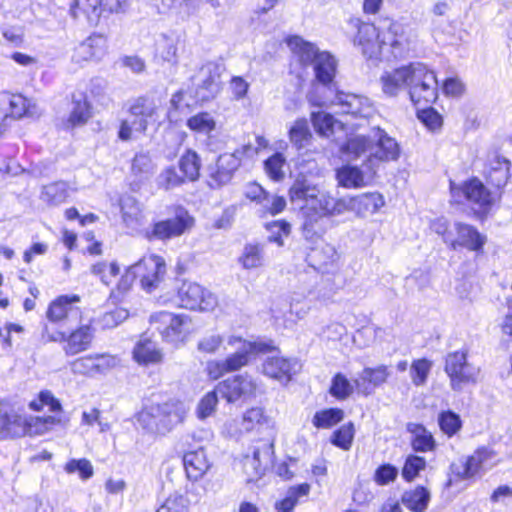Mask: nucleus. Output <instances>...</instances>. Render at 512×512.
Segmentation results:
<instances>
[{
    "instance_id": "8",
    "label": "nucleus",
    "mask_w": 512,
    "mask_h": 512,
    "mask_svg": "<svg viewBox=\"0 0 512 512\" xmlns=\"http://www.w3.org/2000/svg\"><path fill=\"white\" fill-rule=\"evenodd\" d=\"M79 302L80 297L76 294L58 296L49 304L46 317L51 323L61 326L77 324L82 318Z\"/></svg>"
},
{
    "instance_id": "39",
    "label": "nucleus",
    "mask_w": 512,
    "mask_h": 512,
    "mask_svg": "<svg viewBox=\"0 0 512 512\" xmlns=\"http://www.w3.org/2000/svg\"><path fill=\"white\" fill-rule=\"evenodd\" d=\"M407 431L412 435L411 444L415 451L427 452L434 449V438L423 425L408 423Z\"/></svg>"
},
{
    "instance_id": "7",
    "label": "nucleus",
    "mask_w": 512,
    "mask_h": 512,
    "mask_svg": "<svg viewBox=\"0 0 512 512\" xmlns=\"http://www.w3.org/2000/svg\"><path fill=\"white\" fill-rule=\"evenodd\" d=\"M498 460L493 450L477 449L465 462L451 465L452 473L461 480L480 477L497 464Z\"/></svg>"
},
{
    "instance_id": "19",
    "label": "nucleus",
    "mask_w": 512,
    "mask_h": 512,
    "mask_svg": "<svg viewBox=\"0 0 512 512\" xmlns=\"http://www.w3.org/2000/svg\"><path fill=\"white\" fill-rule=\"evenodd\" d=\"M338 105L342 106L344 113L366 118L368 120L366 124H357L358 127L371 125L372 128H380V124L375 122V119L379 116L376 114L367 98L342 92Z\"/></svg>"
},
{
    "instance_id": "58",
    "label": "nucleus",
    "mask_w": 512,
    "mask_h": 512,
    "mask_svg": "<svg viewBox=\"0 0 512 512\" xmlns=\"http://www.w3.org/2000/svg\"><path fill=\"white\" fill-rule=\"evenodd\" d=\"M266 228L270 233L268 240L278 246H283V237H288L291 232L290 224L284 220L267 223Z\"/></svg>"
},
{
    "instance_id": "51",
    "label": "nucleus",
    "mask_w": 512,
    "mask_h": 512,
    "mask_svg": "<svg viewBox=\"0 0 512 512\" xmlns=\"http://www.w3.org/2000/svg\"><path fill=\"white\" fill-rule=\"evenodd\" d=\"M91 117L90 104L86 99L74 100L73 107L69 115V123L72 126H84L88 124Z\"/></svg>"
},
{
    "instance_id": "50",
    "label": "nucleus",
    "mask_w": 512,
    "mask_h": 512,
    "mask_svg": "<svg viewBox=\"0 0 512 512\" xmlns=\"http://www.w3.org/2000/svg\"><path fill=\"white\" fill-rule=\"evenodd\" d=\"M155 170L151 158L146 154H137L132 162V175L139 181L148 179Z\"/></svg>"
},
{
    "instance_id": "3",
    "label": "nucleus",
    "mask_w": 512,
    "mask_h": 512,
    "mask_svg": "<svg viewBox=\"0 0 512 512\" xmlns=\"http://www.w3.org/2000/svg\"><path fill=\"white\" fill-rule=\"evenodd\" d=\"M150 323L166 342L173 344L183 343L192 332L191 319L185 314L156 312L150 316Z\"/></svg>"
},
{
    "instance_id": "1",
    "label": "nucleus",
    "mask_w": 512,
    "mask_h": 512,
    "mask_svg": "<svg viewBox=\"0 0 512 512\" xmlns=\"http://www.w3.org/2000/svg\"><path fill=\"white\" fill-rule=\"evenodd\" d=\"M187 407L181 401L171 400L162 404H151L137 415V422L147 431L165 434L183 422Z\"/></svg>"
},
{
    "instance_id": "45",
    "label": "nucleus",
    "mask_w": 512,
    "mask_h": 512,
    "mask_svg": "<svg viewBox=\"0 0 512 512\" xmlns=\"http://www.w3.org/2000/svg\"><path fill=\"white\" fill-rule=\"evenodd\" d=\"M90 271L94 276L98 277L104 285L108 286L119 274L120 267L115 261H99L91 265Z\"/></svg>"
},
{
    "instance_id": "16",
    "label": "nucleus",
    "mask_w": 512,
    "mask_h": 512,
    "mask_svg": "<svg viewBox=\"0 0 512 512\" xmlns=\"http://www.w3.org/2000/svg\"><path fill=\"white\" fill-rule=\"evenodd\" d=\"M25 437V414L13 407L0 404V441Z\"/></svg>"
},
{
    "instance_id": "12",
    "label": "nucleus",
    "mask_w": 512,
    "mask_h": 512,
    "mask_svg": "<svg viewBox=\"0 0 512 512\" xmlns=\"http://www.w3.org/2000/svg\"><path fill=\"white\" fill-rule=\"evenodd\" d=\"M50 341L65 342L63 351L68 356H73L90 348L94 339V329L90 325H81L70 334L57 332L49 336Z\"/></svg>"
},
{
    "instance_id": "11",
    "label": "nucleus",
    "mask_w": 512,
    "mask_h": 512,
    "mask_svg": "<svg viewBox=\"0 0 512 512\" xmlns=\"http://www.w3.org/2000/svg\"><path fill=\"white\" fill-rule=\"evenodd\" d=\"M135 276L140 277L141 287L152 292L158 288L166 273V264L162 257L157 255L144 256L138 263L133 265Z\"/></svg>"
},
{
    "instance_id": "28",
    "label": "nucleus",
    "mask_w": 512,
    "mask_h": 512,
    "mask_svg": "<svg viewBox=\"0 0 512 512\" xmlns=\"http://www.w3.org/2000/svg\"><path fill=\"white\" fill-rule=\"evenodd\" d=\"M221 66L219 64L208 62L203 65L199 72L200 89L197 97L201 101L213 98L220 91Z\"/></svg>"
},
{
    "instance_id": "27",
    "label": "nucleus",
    "mask_w": 512,
    "mask_h": 512,
    "mask_svg": "<svg viewBox=\"0 0 512 512\" xmlns=\"http://www.w3.org/2000/svg\"><path fill=\"white\" fill-rule=\"evenodd\" d=\"M458 190L471 204L477 206L479 212H486L497 200V195L488 191L483 183L477 179L466 182Z\"/></svg>"
},
{
    "instance_id": "15",
    "label": "nucleus",
    "mask_w": 512,
    "mask_h": 512,
    "mask_svg": "<svg viewBox=\"0 0 512 512\" xmlns=\"http://www.w3.org/2000/svg\"><path fill=\"white\" fill-rule=\"evenodd\" d=\"M120 9V0H74L70 11L74 18L83 15L88 23L96 24L103 12H118Z\"/></svg>"
},
{
    "instance_id": "57",
    "label": "nucleus",
    "mask_w": 512,
    "mask_h": 512,
    "mask_svg": "<svg viewBox=\"0 0 512 512\" xmlns=\"http://www.w3.org/2000/svg\"><path fill=\"white\" fill-rule=\"evenodd\" d=\"M426 467V461L423 457L409 455L402 469V477L408 481H413L421 471Z\"/></svg>"
},
{
    "instance_id": "22",
    "label": "nucleus",
    "mask_w": 512,
    "mask_h": 512,
    "mask_svg": "<svg viewBox=\"0 0 512 512\" xmlns=\"http://www.w3.org/2000/svg\"><path fill=\"white\" fill-rule=\"evenodd\" d=\"M107 52L106 38L99 34L89 36L73 51L72 61L82 65L90 61H100Z\"/></svg>"
},
{
    "instance_id": "34",
    "label": "nucleus",
    "mask_w": 512,
    "mask_h": 512,
    "mask_svg": "<svg viewBox=\"0 0 512 512\" xmlns=\"http://www.w3.org/2000/svg\"><path fill=\"white\" fill-rule=\"evenodd\" d=\"M390 374L391 372L386 365H379L374 368L366 367L359 375V378L355 380V384L358 387L363 386V392L365 394H370L371 390L368 386H366V384L369 386L371 385L373 387H378L388 380Z\"/></svg>"
},
{
    "instance_id": "60",
    "label": "nucleus",
    "mask_w": 512,
    "mask_h": 512,
    "mask_svg": "<svg viewBox=\"0 0 512 512\" xmlns=\"http://www.w3.org/2000/svg\"><path fill=\"white\" fill-rule=\"evenodd\" d=\"M240 261L244 268L254 269L262 265V249L258 245H247L244 248Z\"/></svg>"
},
{
    "instance_id": "62",
    "label": "nucleus",
    "mask_w": 512,
    "mask_h": 512,
    "mask_svg": "<svg viewBox=\"0 0 512 512\" xmlns=\"http://www.w3.org/2000/svg\"><path fill=\"white\" fill-rule=\"evenodd\" d=\"M122 216L127 224L137 221L141 215V208L138 201L130 196L124 197L120 201Z\"/></svg>"
},
{
    "instance_id": "13",
    "label": "nucleus",
    "mask_w": 512,
    "mask_h": 512,
    "mask_svg": "<svg viewBox=\"0 0 512 512\" xmlns=\"http://www.w3.org/2000/svg\"><path fill=\"white\" fill-rule=\"evenodd\" d=\"M217 391L229 403L255 395L257 384L248 375H237L218 383Z\"/></svg>"
},
{
    "instance_id": "47",
    "label": "nucleus",
    "mask_w": 512,
    "mask_h": 512,
    "mask_svg": "<svg viewBox=\"0 0 512 512\" xmlns=\"http://www.w3.org/2000/svg\"><path fill=\"white\" fill-rule=\"evenodd\" d=\"M343 418V410L331 408L316 412L312 423L317 428L327 429L341 422Z\"/></svg>"
},
{
    "instance_id": "2",
    "label": "nucleus",
    "mask_w": 512,
    "mask_h": 512,
    "mask_svg": "<svg viewBox=\"0 0 512 512\" xmlns=\"http://www.w3.org/2000/svg\"><path fill=\"white\" fill-rule=\"evenodd\" d=\"M408 94L416 107L434 103L438 98V80L435 73L422 63H412Z\"/></svg>"
},
{
    "instance_id": "64",
    "label": "nucleus",
    "mask_w": 512,
    "mask_h": 512,
    "mask_svg": "<svg viewBox=\"0 0 512 512\" xmlns=\"http://www.w3.org/2000/svg\"><path fill=\"white\" fill-rule=\"evenodd\" d=\"M417 117L427 128H439L443 125L442 116L430 105L417 107Z\"/></svg>"
},
{
    "instance_id": "24",
    "label": "nucleus",
    "mask_w": 512,
    "mask_h": 512,
    "mask_svg": "<svg viewBox=\"0 0 512 512\" xmlns=\"http://www.w3.org/2000/svg\"><path fill=\"white\" fill-rule=\"evenodd\" d=\"M69 423V417L64 413H54V415L39 417L25 414V437L42 436L51 432L54 427H66Z\"/></svg>"
},
{
    "instance_id": "5",
    "label": "nucleus",
    "mask_w": 512,
    "mask_h": 512,
    "mask_svg": "<svg viewBox=\"0 0 512 512\" xmlns=\"http://www.w3.org/2000/svg\"><path fill=\"white\" fill-rule=\"evenodd\" d=\"M195 225L194 217L182 206L174 208L172 217L158 221L152 225L150 231H147L149 239L169 240L180 237L191 231Z\"/></svg>"
},
{
    "instance_id": "52",
    "label": "nucleus",
    "mask_w": 512,
    "mask_h": 512,
    "mask_svg": "<svg viewBox=\"0 0 512 512\" xmlns=\"http://www.w3.org/2000/svg\"><path fill=\"white\" fill-rule=\"evenodd\" d=\"M133 270L134 269L132 265L125 271V273L121 276L120 280L118 281L116 287L111 291L110 298L114 302H121L131 291L136 277Z\"/></svg>"
},
{
    "instance_id": "61",
    "label": "nucleus",
    "mask_w": 512,
    "mask_h": 512,
    "mask_svg": "<svg viewBox=\"0 0 512 512\" xmlns=\"http://www.w3.org/2000/svg\"><path fill=\"white\" fill-rule=\"evenodd\" d=\"M313 128H344V123L326 111L311 112Z\"/></svg>"
},
{
    "instance_id": "21",
    "label": "nucleus",
    "mask_w": 512,
    "mask_h": 512,
    "mask_svg": "<svg viewBox=\"0 0 512 512\" xmlns=\"http://www.w3.org/2000/svg\"><path fill=\"white\" fill-rule=\"evenodd\" d=\"M358 33L354 40L355 44L361 47L362 53L369 57H377L384 52V41H382V30L370 23H359Z\"/></svg>"
},
{
    "instance_id": "55",
    "label": "nucleus",
    "mask_w": 512,
    "mask_h": 512,
    "mask_svg": "<svg viewBox=\"0 0 512 512\" xmlns=\"http://www.w3.org/2000/svg\"><path fill=\"white\" fill-rule=\"evenodd\" d=\"M438 423L440 429L448 437L455 435L462 427V421L456 413L445 411L439 414Z\"/></svg>"
},
{
    "instance_id": "42",
    "label": "nucleus",
    "mask_w": 512,
    "mask_h": 512,
    "mask_svg": "<svg viewBox=\"0 0 512 512\" xmlns=\"http://www.w3.org/2000/svg\"><path fill=\"white\" fill-rule=\"evenodd\" d=\"M130 113L134 118L130 121V124L133 126L146 128L147 126H153L155 123L153 109L147 106L143 100H137L131 106Z\"/></svg>"
},
{
    "instance_id": "63",
    "label": "nucleus",
    "mask_w": 512,
    "mask_h": 512,
    "mask_svg": "<svg viewBox=\"0 0 512 512\" xmlns=\"http://www.w3.org/2000/svg\"><path fill=\"white\" fill-rule=\"evenodd\" d=\"M188 500L181 494H172L159 506L156 512H188Z\"/></svg>"
},
{
    "instance_id": "32",
    "label": "nucleus",
    "mask_w": 512,
    "mask_h": 512,
    "mask_svg": "<svg viewBox=\"0 0 512 512\" xmlns=\"http://www.w3.org/2000/svg\"><path fill=\"white\" fill-rule=\"evenodd\" d=\"M353 205L355 215L365 218L377 213L385 205V199L378 192L362 193L353 196Z\"/></svg>"
},
{
    "instance_id": "31",
    "label": "nucleus",
    "mask_w": 512,
    "mask_h": 512,
    "mask_svg": "<svg viewBox=\"0 0 512 512\" xmlns=\"http://www.w3.org/2000/svg\"><path fill=\"white\" fill-rule=\"evenodd\" d=\"M162 351L156 342L147 336H142L133 349V359L140 365L156 364L162 361Z\"/></svg>"
},
{
    "instance_id": "4",
    "label": "nucleus",
    "mask_w": 512,
    "mask_h": 512,
    "mask_svg": "<svg viewBox=\"0 0 512 512\" xmlns=\"http://www.w3.org/2000/svg\"><path fill=\"white\" fill-rule=\"evenodd\" d=\"M382 41H384V51L395 58H403L416 50L418 36L412 29L391 21L382 29Z\"/></svg>"
},
{
    "instance_id": "23",
    "label": "nucleus",
    "mask_w": 512,
    "mask_h": 512,
    "mask_svg": "<svg viewBox=\"0 0 512 512\" xmlns=\"http://www.w3.org/2000/svg\"><path fill=\"white\" fill-rule=\"evenodd\" d=\"M270 446L263 444L260 446H252L241 459L242 468L247 476L248 481H254L260 478L269 462Z\"/></svg>"
},
{
    "instance_id": "44",
    "label": "nucleus",
    "mask_w": 512,
    "mask_h": 512,
    "mask_svg": "<svg viewBox=\"0 0 512 512\" xmlns=\"http://www.w3.org/2000/svg\"><path fill=\"white\" fill-rule=\"evenodd\" d=\"M200 158L196 152L188 150L179 161V168L184 178L189 181H196L200 175Z\"/></svg>"
},
{
    "instance_id": "14",
    "label": "nucleus",
    "mask_w": 512,
    "mask_h": 512,
    "mask_svg": "<svg viewBox=\"0 0 512 512\" xmlns=\"http://www.w3.org/2000/svg\"><path fill=\"white\" fill-rule=\"evenodd\" d=\"M365 169L358 166L343 165L336 172L338 184L346 189H360L370 185L376 175L374 166L366 160Z\"/></svg>"
},
{
    "instance_id": "9",
    "label": "nucleus",
    "mask_w": 512,
    "mask_h": 512,
    "mask_svg": "<svg viewBox=\"0 0 512 512\" xmlns=\"http://www.w3.org/2000/svg\"><path fill=\"white\" fill-rule=\"evenodd\" d=\"M445 372L450 378L451 388L459 391L463 385L476 381L478 370L467 362L464 351L451 352L445 359Z\"/></svg>"
},
{
    "instance_id": "36",
    "label": "nucleus",
    "mask_w": 512,
    "mask_h": 512,
    "mask_svg": "<svg viewBox=\"0 0 512 512\" xmlns=\"http://www.w3.org/2000/svg\"><path fill=\"white\" fill-rule=\"evenodd\" d=\"M288 46L298 61L304 66L314 64L321 54L314 44L306 42L299 36L289 38Z\"/></svg>"
},
{
    "instance_id": "33",
    "label": "nucleus",
    "mask_w": 512,
    "mask_h": 512,
    "mask_svg": "<svg viewBox=\"0 0 512 512\" xmlns=\"http://www.w3.org/2000/svg\"><path fill=\"white\" fill-rule=\"evenodd\" d=\"M183 462L187 477L193 481L201 479L210 468V462L203 449L187 452Z\"/></svg>"
},
{
    "instance_id": "6",
    "label": "nucleus",
    "mask_w": 512,
    "mask_h": 512,
    "mask_svg": "<svg viewBox=\"0 0 512 512\" xmlns=\"http://www.w3.org/2000/svg\"><path fill=\"white\" fill-rule=\"evenodd\" d=\"M330 195L318 191V195L310 200L308 206H301L304 215L303 233L305 238L316 236L320 238L325 232L322 225L323 219L329 216L330 206L328 201Z\"/></svg>"
},
{
    "instance_id": "29",
    "label": "nucleus",
    "mask_w": 512,
    "mask_h": 512,
    "mask_svg": "<svg viewBox=\"0 0 512 512\" xmlns=\"http://www.w3.org/2000/svg\"><path fill=\"white\" fill-rule=\"evenodd\" d=\"M412 63L384 72L380 77L382 91L385 95L394 97L403 89H408Z\"/></svg>"
},
{
    "instance_id": "59",
    "label": "nucleus",
    "mask_w": 512,
    "mask_h": 512,
    "mask_svg": "<svg viewBox=\"0 0 512 512\" xmlns=\"http://www.w3.org/2000/svg\"><path fill=\"white\" fill-rule=\"evenodd\" d=\"M218 394L216 387L215 390L208 392L202 397L196 410L199 419H206L215 412L218 404Z\"/></svg>"
},
{
    "instance_id": "38",
    "label": "nucleus",
    "mask_w": 512,
    "mask_h": 512,
    "mask_svg": "<svg viewBox=\"0 0 512 512\" xmlns=\"http://www.w3.org/2000/svg\"><path fill=\"white\" fill-rule=\"evenodd\" d=\"M315 79L321 82H336L337 60L328 52H321L313 64Z\"/></svg>"
},
{
    "instance_id": "46",
    "label": "nucleus",
    "mask_w": 512,
    "mask_h": 512,
    "mask_svg": "<svg viewBox=\"0 0 512 512\" xmlns=\"http://www.w3.org/2000/svg\"><path fill=\"white\" fill-rule=\"evenodd\" d=\"M28 406L31 410L36 412H39L43 410L45 406H48L49 410L53 413H63L60 401L49 390L41 391L37 398L30 401Z\"/></svg>"
},
{
    "instance_id": "37",
    "label": "nucleus",
    "mask_w": 512,
    "mask_h": 512,
    "mask_svg": "<svg viewBox=\"0 0 512 512\" xmlns=\"http://www.w3.org/2000/svg\"><path fill=\"white\" fill-rule=\"evenodd\" d=\"M69 197V185L64 181H56L42 187L40 200L50 207L61 205Z\"/></svg>"
},
{
    "instance_id": "25",
    "label": "nucleus",
    "mask_w": 512,
    "mask_h": 512,
    "mask_svg": "<svg viewBox=\"0 0 512 512\" xmlns=\"http://www.w3.org/2000/svg\"><path fill=\"white\" fill-rule=\"evenodd\" d=\"M227 344L236 349V352L224 359L228 372L236 371L248 363L249 355L262 351V345L248 342L238 336H230Z\"/></svg>"
},
{
    "instance_id": "41",
    "label": "nucleus",
    "mask_w": 512,
    "mask_h": 512,
    "mask_svg": "<svg viewBox=\"0 0 512 512\" xmlns=\"http://www.w3.org/2000/svg\"><path fill=\"white\" fill-rule=\"evenodd\" d=\"M372 140L364 136L350 137L345 144L341 146V152L349 159H358L363 154H370Z\"/></svg>"
},
{
    "instance_id": "48",
    "label": "nucleus",
    "mask_w": 512,
    "mask_h": 512,
    "mask_svg": "<svg viewBox=\"0 0 512 512\" xmlns=\"http://www.w3.org/2000/svg\"><path fill=\"white\" fill-rule=\"evenodd\" d=\"M268 422V417L261 407H252L243 413L241 425L246 432L259 429Z\"/></svg>"
},
{
    "instance_id": "54",
    "label": "nucleus",
    "mask_w": 512,
    "mask_h": 512,
    "mask_svg": "<svg viewBox=\"0 0 512 512\" xmlns=\"http://www.w3.org/2000/svg\"><path fill=\"white\" fill-rule=\"evenodd\" d=\"M64 471L68 474L77 473L81 480L86 481L94 474V469L88 459H71L64 466Z\"/></svg>"
},
{
    "instance_id": "49",
    "label": "nucleus",
    "mask_w": 512,
    "mask_h": 512,
    "mask_svg": "<svg viewBox=\"0 0 512 512\" xmlns=\"http://www.w3.org/2000/svg\"><path fill=\"white\" fill-rule=\"evenodd\" d=\"M432 366V361L426 358L414 360L410 366V377L412 383L418 387L425 385Z\"/></svg>"
},
{
    "instance_id": "26",
    "label": "nucleus",
    "mask_w": 512,
    "mask_h": 512,
    "mask_svg": "<svg viewBox=\"0 0 512 512\" xmlns=\"http://www.w3.org/2000/svg\"><path fill=\"white\" fill-rule=\"evenodd\" d=\"M262 368L263 373L268 377L287 383L299 371L300 364L296 359L274 356L267 358Z\"/></svg>"
},
{
    "instance_id": "56",
    "label": "nucleus",
    "mask_w": 512,
    "mask_h": 512,
    "mask_svg": "<svg viewBox=\"0 0 512 512\" xmlns=\"http://www.w3.org/2000/svg\"><path fill=\"white\" fill-rule=\"evenodd\" d=\"M354 434L355 429L353 423L344 424L333 433L331 442L343 450H349L354 439Z\"/></svg>"
},
{
    "instance_id": "40",
    "label": "nucleus",
    "mask_w": 512,
    "mask_h": 512,
    "mask_svg": "<svg viewBox=\"0 0 512 512\" xmlns=\"http://www.w3.org/2000/svg\"><path fill=\"white\" fill-rule=\"evenodd\" d=\"M510 162L499 155H495L490 162L488 178L496 187L506 185L509 178Z\"/></svg>"
},
{
    "instance_id": "20",
    "label": "nucleus",
    "mask_w": 512,
    "mask_h": 512,
    "mask_svg": "<svg viewBox=\"0 0 512 512\" xmlns=\"http://www.w3.org/2000/svg\"><path fill=\"white\" fill-rule=\"evenodd\" d=\"M341 94L337 82L313 80L306 94V99L311 106L329 107L338 105Z\"/></svg>"
},
{
    "instance_id": "53",
    "label": "nucleus",
    "mask_w": 512,
    "mask_h": 512,
    "mask_svg": "<svg viewBox=\"0 0 512 512\" xmlns=\"http://www.w3.org/2000/svg\"><path fill=\"white\" fill-rule=\"evenodd\" d=\"M354 391L353 384L342 373H337L331 383L330 393L333 397L344 400L347 399Z\"/></svg>"
},
{
    "instance_id": "17",
    "label": "nucleus",
    "mask_w": 512,
    "mask_h": 512,
    "mask_svg": "<svg viewBox=\"0 0 512 512\" xmlns=\"http://www.w3.org/2000/svg\"><path fill=\"white\" fill-rule=\"evenodd\" d=\"M242 152L237 150L234 153H225L218 157L214 166L209 167V178L211 187H220L229 183L235 171L241 165Z\"/></svg>"
},
{
    "instance_id": "10",
    "label": "nucleus",
    "mask_w": 512,
    "mask_h": 512,
    "mask_svg": "<svg viewBox=\"0 0 512 512\" xmlns=\"http://www.w3.org/2000/svg\"><path fill=\"white\" fill-rule=\"evenodd\" d=\"M178 298L181 306L190 310L212 311L218 304L212 292L195 282H183Z\"/></svg>"
},
{
    "instance_id": "43",
    "label": "nucleus",
    "mask_w": 512,
    "mask_h": 512,
    "mask_svg": "<svg viewBox=\"0 0 512 512\" xmlns=\"http://www.w3.org/2000/svg\"><path fill=\"white\" fill-rule=\"evenodd\" d=\"M319 189L306 180H296L289 190L292 202H301L302 206H308L311 199L318 195Z\"/></svg>"
},
{
    "instance_id": "18",
    "label": "nucleus",
    "mask_w": 512,
    "mask_h": 512,
    "mask_svg": "<svg viewBox=\"0 0 512 512\" xmlns=\"http://www.w3.org/2000/svg\"><path fill=\"white\" fill-rule=\"evenodd\" d=\"M454 233L452 237L446 238V244L452 250H458L459 248H466L469 251H480L485 242V236L481 235L476 228L471 225L457 222L454 224Z\"/></svg>"
},
{
    "instance_id": "30",
    "label": "nucleus",
    "mask_w": 512,
    "mask_h": 512,
    "mask_svg": "<svg viewBox=\"0 0 512 512\" xmlns=\"http://www.w3.org/2000/svg\"><path fill=\"white\" fill-rule=\"evenodd\" d=\"M400 155V148L395 139L388 137L386 134H380L377 139L372 140V147L368 162L374 166V161H391L397 160Z\"/></svg>"
},
{
    "instance_id": "35",
    "label": "nucleus",
    "mask_w": 512,
    "mask_h": 512,
    "mask_svg": "<svg viewBox=\"0 0 512 512\" xmlns=\"http://www.w3.org/2000/svg\"><path fill=\"white\" fill-rule=\"evenodd\" d=\"M430 500V491L420 485L406 490L401 496V503L412 512H425Z\"/></svg>"
}]
</instances>
